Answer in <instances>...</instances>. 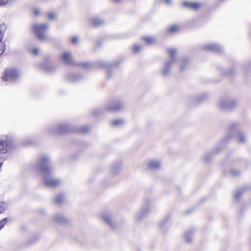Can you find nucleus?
Here are the masks:
<instances>
[{
  "label": "nucleus",
  "instance_id": "19",
  "mask_svg": "<svg viewBox=\"0 0 251 251\" xmlns=\"http://www.w3.org/2000/svg\"><path fill=\"white\" fill-rule=\"evenodd\" d=\"M81 76L78 74H70L67 75V79L72 81H76L80 79Z\"/></svg>",
  "mask_w": 251,
  "mask_h": 251
},
{
  "label": "nucleus",
  "instance_id": "32",
  "mask_svg": "<svg viewBox=\"0 0 251 251\" xmlns=\"http://www.w3.org/2000/svg\"><path fill=\"white\" fill-rule=\"evenodd\" d=\"M55 14L53 12H50L48 14V18L50 20H53L55 18Z\"/></svg>",
  "mask_w": 251,
  "mask_h": 251
},
{
  "label": "nucleus",
  "instance_id": "24",
  "mask_svg": "<svg viewBox=\"0 0 251 251\" xmlns=\"http://www.w3.org/2000/svg\"><path fill=\"white\" fill-rule=\"evenodd\" d=\"M125 121L123 119H117L112 121V124L113 126H118L123 125Z\"/></svg>",
  "mask_w": 251,
  "mask_h": 251
},
{
  "label": "nucleus",
  "instance_id": "35",
  "mask_svg": "<svg viewBox=\"0 0 251 251\" xmlns=\"http://www.w3.org/2000/svg\"><path fill=\"white\" fill-rule=\"evenodd\" d=\"M209 51H215V52H219V48H207Z\"/></svg>",
  "mask_w": 251,
  "mask_h": 251
},
{
  "label": "nucleus",
  "instance_id": "30",
  "mask_svg": "<svg viewBox=\"0 0 251 251\" xmlns=\"http://www.w3.org/2000/svg\"><path fill=\"white\" fill-rule=\"evenodd\" d=\"M7 218H4L0 221V230L3 228L5 224L7 223Z\"/></svg>",
  "mask_w": 251,
  "mask_h": 251
},
{
  "label": "nucleus",
  "instance_id": "22",
  "mask_svg": "<svg viewBox=\"0 0 251 251\" xmlns=\"http://www.w3.org/2000/svg\"><path fill=\"white\" fill-rule=\"evenodd\" d=\"M102 24V22L98 19H94L91 21L92 26L97 27Z\"/></svg>",
  "mask_w": 251,
  "mask_h": 251
},
{
  "label": "nucleus",
  "instance_id": "17",
  "mask_svg": "<svg viewBox=\"0 0 251 251\" xmlns=\"http://www.w3.org/2000/svg\"><path fill=\"white\" fill-rule=\"evenodd\" d=\"M65 200V197L62 194H58L56 195L54 199V202L57 204L62 203Z\"/></svg>",
  "mask_w": 251,
  "mask_h": 251
},
{
  "label": "nucleus",
  "instance_id": "21",
  "mask_svg": "<svg viewBox=\"0 0 251 251\" xmlns=\"http://www.w3.org/2000/svg\"><path fill=\"white\" fill-rule=\"evenodd\" d=\"M122 169V165L121 164L114 165L112 168V172L115 175L119 173Z\"/></svg>",
  "mask_w": 251,
  "mask_h": 251
},
{
  "label": "nucleus",
  "instance_id": "2",
  "mask_svg": "<svg viewBox=\"0 0 251 251\" xmlns=\"http://www.w3.org/2000/svg\"><path fill=\"white\" fill-rule=\"evenodd\" d=\"M49 28L48 24H35L32 26V30L37 37L41 40L47 38L46 31Z\"/></svg>",
  "mask_w": 251,
  "mask_h": 251
},
{
  "label": "nucleus",
  "instance_id": "15",
  "mask_svg": "<svg viewBox=\"0 0 251 251\" xmlns=\"http://www.w3.org/2000/svg\"><path fill=\"white\" fill-rule=\"evenodd\" d=\"M42 68L43 69L48 72H53L55 69V67L52 64L49 63L44 64L42 65Z\"/></svg>",
  "mask_w": 251,
  "mask_h": 251
},
{
  "label": "nucleus",
  "instance_id": "28",
  "mask_svg": "<svg viewBox=\"0 0 251 251\" xmlns=\"http://www.w3.org/2000/svg\"><path fill=\"white\" fill-rule=\"evenodd\" d=\"M6 208V204L3 202H0V213L4 211Z\"/></svg>",
  "mask_w": 251,
  "mask_h": 251
},
{
  "label": "nucleus",
  "instance_id": "20",
  "mask_svg": "<svg viewBox=\"0 0 251 251\" xmlns=\"http://www.w3.org/2000/svg\"><path fill=\"white\" fill-rule=\"evenodd\" d=\"M193 231L192 230L187 231L184 234V239L187 243H191L192 240V235Z\"/></svg>",
  "mask_w": 251,
  "mask_h": 251
},
{
  "label": "nucleus",
  "instance_id": "11",
  "mask_svg": "<svg viewBox=\"0 0 251 251\" xmlns=\"http://www.w3.org/2000/svg\"><path fill=\"white\" fill-rule=\"evenodd\" d=\"M63 61L67 64H74L72 54L68 52H65L62 55Z\"/></svg>",
  "mask_w": 251,
  "mask_h": 251
},
{
  "label": "nucleus",
  "instance_id": "42",
  "mask_svg": "<svg viewBox=\"0 0 251 251\" xmlns=\"http://www.w3.org/2000/svg\"><path fill=\"white\" fill-rule=\"evenodd\" d=\"M165 1L168 4H170L171 3V0H165Z\"/></svg>",
  "mask_w": 251,
  "mask_h": 251
},
{
  "label": "nucleus",
  "instance_id": "41",
  "mask_svg": "<svg viewBox=\"0 0 251 251\" xmlns=\"http://www.w3.org/2000/svg\"><path fill=\"white\" fill-rule=\"evenodd\" d=\"M4 51L3 48H0V55H1Z\"/></svg>",
  "mask_w": 251,
  "mask_h": 251
},
{
  "label": "nucleus",
  "instance_id": "7",
  "mask_svg": "<svg viewBox=\"0 0 251 251\" xmlns=\"http://www.w3.org/2000/svg\"><path fill=\"white\" fill-rule=\"evenodd\" d=\"M70 130V126L67 124H60L51 127L48 132L52 134H61Z\"/></svg>",
  "mask_w": 251,
  "mask_h": 251
},
{
  "label": "nucleus",
  "instance_id": "29",
  "mask_svg": "<svg viewBox=\"0 0 251 251\" xmlns=\"http://www.w3.org/2000/svg\"><path fill=\"white\" fill-rule=\"evenodd\" d=\"M200 4L199 3L193 2V3H191L190 8L194 9V10H196V9H198V8L200 7Z\"/></svg>",
  "mask_w": 251,
  "mask_h": 251
},
{
  "label": "nucleus",
  "instance_id": "16",
  "mask_svg": "<svg viewBox=\"0 0 251 251\" xmlns=\"http://www.w3.org/2000/svg\"><path fill=\"white\" fill-rule=\"evenodd\" d=\"M27 52L33 56H36L41 52L40 48H27Z\"/></svg>",
  "mask_w": 251,
  "mask_h": 251
},
{
  "label": "nucleus",
  "instance_id": "10",
  "mask_svg": "<svg viewBox=\"0 0 251 251\" xmlns=\"http://www.w3.org/2000/svg\"><path fill=\"white\" fill-rule=\"evenodd\" d=\"M157 169V160L155 159H149L146 164V169L149 172H152Z\"/></svg>",
  "mask_w": 251,
  "mask_h": 251
},
{
  "label": "nucleus",
  "instance_id": "12",
  "mask_svg": "<svg viewBox=\"0 0 251 251\" xmlns=\"http://www.w3.org/2000/svg\"><path fill=\"white\" fill-rule=\"evenodd\" d=\"M9 144V141L7 140H2L0 142V153L4 154L7 151V148Z\"/></svg>",
  "mask_w": 251,
  "mask_h": 251
},
{
  "label": "nucleus",
  "instance_id": "40",
  "mask_svg": "<svg viewBox=\"0 0 251 251\" xmlns=\"http://www.w3.org/2000/svg\"><path fill=\"white\" fill-rule=\"evenodd\" d=\"M231 173L235 176H237L239 174L238 172L235 170H232Z\"/></svg>",
  "mask_w": 251,
  "mask_h": 251
},
{
  "label": "nucleus",
  "instance_id": "6",
  "mask_svg": "<svg viewBox=\"0 0 251 251\" xmlns=\"http://www.w3.org/2000/svg\"><path fill=\"white\" fill-rule=\"evenodd\" d=\"M237 102L234 100L229 99H223L219 101V106L224 110H230L235 107Z\"/></svg>",
  "mask_w": 251,
  "mask_h": 251
},
{
  "label": "nucleus",
  "instance_id": "34",
  "mask_svg": "<svg viewBox=\"0 0 251 251\" xmlns=\"http://www.w3.org/2000/svg\"><path fill=\"white\" fill-rule=\"evenodd\" d=\"M9 0H0V6H3L7 3Z\"/></svg>",
  "mask_w": 251,
  "mask_h": 251
},
{
  "label": "nucleus",
  "instance_id": "33",
  "mask_svg": "<svg viewBox=\"0 0 251 251\" xmlns=\"http://www.w3.org/2000/svg\"><path fill=\"white\" fill-rule=\"evenodd\" d=\"M142 48H133L132 52L134 54H137L141 51Z\"/></svg>",
  "mask_w": 251,
  "mask_h": 251
},
{
  "label": "nucleus",
  "instance_id": "31",
  "mask_svg": "<svg viewBox=\"0 0 251 251\" xmlns=\"http://www.w3.org/2000/svg\"><path fill=\"white\" fill-rule=\"evenodd\" d=\"M78 41H79V39L76 36L73 37L71 39V43L74 44H75L78 43Z\"/></svg>",
  "mask_w": 251,
  "mask_h": 251
},
{
  "label": "nucleus",
  "instance_id": "5",
  "mask_svg": "<svg viewBox=\"0 0 251 251\" xmlns=\"http://www.w3.org/2000/svg\"><path fill=\"white\" fill-rule=\"evenodd\" d=\"M168 52L170 54V60L167 61L165 63V66L162 71V73L163 75H166L168 74L170 71V69L175 60V55L176 54V50L173 49H170L169 50Z\"/></svg>",
  "mask_w": 251,
  "mask_h": 251
},
{
  "label": "nucleus",
  "instance_id": "14",
  "mask_svg": "<svg viewBox=\"0 0 251 251\" xmlns=\"http://www.w3.org/2000/svg\"><path fill=\"white\" fill-rule=\"evenodd\" d=\"M6 29L7 26L5 24H2L0 25V47L3 45L2 41L3 37V33Z\"/></svg>",
  "mask_w": 251,
  "mask_h": 251
},
{
  "label": "nucleus",
  "instance_id": "36",
  "mask_svg": "<svg viewBox=\"0 0 251 251\" xmlns=\"http://www.w3.org/2000/svg\"><path fill=\"white\" fill-rule=\"evenodd\" d=\"M191 3H192L191 2H187V1H184L183 2V5L184 6L188 7L190 8L191 6Z\"/></svg>",
  "mask_w": 251,
  "mask_h": 251
},
{
  "label": "nucleus",
  "instance_id": "23",
  "mask_svg": "<svg viewBox=\"0 0 251 251\" xmlns=\"http://www.w3.org/2000/svg\"><path fill=\"white\" fill-rule=\"evenodd\" d=\"M142 40L147 44H151L154 41V39L150 36H144L142 38Z\"/></svg>",
  "mask_w": 251,
  "mask_h": 251
},
{
  "label": "nucleus",
  "instance_id": "13",
  "mask_svg": "<svg viewBox=\"0 0 251 251\" xmlns=\"http://www.w3.org/2000/svg\"><path fill=\"white\" fill-rule=\"evenodd\" d=\"M54 221L58 223H64L66 221V218L62 214H57L53 217Z\"/></svg>",
  "mask_w": 251,
  "mask_h": 251
},
{
  "label": "nucleus",
  "instance_id": "9",
  "mask_svg": "<svg viewBox=\"0 0 251 251\" xmlns=\"http://www.w3.org/2000/svg\"><path fill=\"white\" fill-rule=\"evenodd\" d=\"M100 216L101 218L111 228H114V225L112 221V216L110 212L107 211L102 212Z\"/></svg>",
  "mask_w": 251,
  "mask_h": 251
},
{
  "label": "nucleus",
  "instance_id": "38",
  "mask_svg": "<svg viewBox=\"0 0 251 251\" xmlns=\"http://www.w3.org/2000/svg\"><path fill=\"white\" fill-rule=\"evenodd\" d=\"M33 13H34V14L35 15V16H38L40 14V10L38 9H35L33 11Z\"/></svg>",
  "mask_w": 251,
  "mask_h": 251
},
{
  "label": "nucleus",
  "instance_id": "4",
  "mask_svg": "<svg viewBox=\"0 0 251 251\" xmlns=\"http://www.w3.org/2000/svg\"><path fill=\"white\" fill-rule=\"evenodd\" d=\"M152 201L147 199L142 210L136 215V219L139 221L142 219L151 210Z\"/></svg>",
  "mask_w": 251,
  "mask_h": 251
},
{
  "label": "nucleus",
  "instance_id": "26",
  "mask_svg": "<svg viewBox=\"0 0 251 251\" xmlns=\"http://www.w3.org/2000/svg\"><path fill=\"white\" fill-rule=\"evenodd\" d=\"M243 192V190H242V189L239 190L235 191L234 194V196L235 199H236V200H238L240 199V197L241 196V195H242V193Z\"/></svg>",
  "mask_w": 251,
  "mask_h": 251
},
{
  "label": "nucleus",
  "instance_id": "39",
  "mask_svg": "<svg viewBox=\"0 0 251 251\" xmlns=\"http://www.w3.org/2000/svg\"><path fill=\"white\" fill-rule=\"evenodd\" d=\"M218 46H219V45L216 44H211L207 45L205 47H210V48H212V47H218Z\"/></svg>",
  "mask_w": 251,
  "mask_h": 251
},
{
  "label": "nucleus",
  "instance_id": "43",
  "mask_svg": "<svg viewBox=\"0 0 251 251\" xmlns=\"http://www.w3.org/2000/svg\"><path fill=\"white\" fill-rule=\"evenodd\" d=\"M2 165V163L1 162H0V168L1 167Z\"/></svg>",
  "mask_w": 251,
  "mask_h": 251
},
{
  "label": "nucleus",
  "instance_id": "25",
  "mask_svg": "<svg viewBox=\"0 0 251 251\" xmlns=\"http://www.w3.org/2000/svg\"><path fill=\"white\" fill-rule=\"evenodd\" d=\"M237 138L238 140L241 143H244L246 141V138L244 134L242 133H239L238 134Z\"/></svg>",
  "mask_w": 251,
  "mask_h": 251
},
{
  "label": "nucleus",
  "instance_id": "8",
  "mask_svg": "<svg viewBox=\"0 0 251 251\" xmlns=\"http://www.w3.org/2000/svg\"><path fill=\"white\" fill-rule=\"evenodd\" d=\"M124 104L119 101H113L109 102L106 106V109L108 111H115L122 109Z\"/></svg>",
  "mask_w": 251,
  "mask_h": 251
},
{
  "label": "nucleus",
  "instance_id": "37",
  "mask_svg": "<svg viewBox=\"0 0 251 251\" xmlns=\"http://www.w3.org/2000/svg\"><path fill=\"white\" fill-rule=\"evenodd\" d=\"M184 65H183V63L180 64V68L181 71H183L185 69V67L187 65V62L186 61H185L184 63Z\"/></svg>",
  "mask_w": 251,
  "mask_h": 251
},
{
  "label": "nucleus",
  "instance_id": "1",
  "mask_svg": "<svg viewBox=\"0 0 251 251\" xmlns=\"http://www.w3.org/2000/svg\"><path fill=\"white\" fill-rule=\"evenodd\" d=\"M36 168L43 175L44 184L50 188L55 187L62 183V180L55 177L53 175V168L50 164V160L48 156H42L38 161Z\"/></svg>",
  "mask_w": 251,
  "mask_h": 251
},
{
  "label": "nucleus",
  "instance_id": "18",
  "mask_svg": "<svg viewBox=\"0 0 251 251\" xmlns=\"http://www.w3.org/2000/svg\"><path fill=\"white\" fill-rule=\"evenodd\" d=\"M179 30V25H172L171 26H170L168 29L167 31L168 33L170 34H175L176 33H177Z\"/></svg>",
  "mask_w": 251,
  "mask_h": 251
},
{
  "label": "nucleus",
  "instance_id": "3",
  "mask_svg": "<svg viewBox=\"0 0 251 251\" xmlns=\"http://www.w3.org/2000/svg\"><path fill=\"white\" fill-rule=\"evenodd\" d=\"M19 76L20 73L16 69L8 68L5 70L2 79L4 81H13L16 80Z\"/></svg>",
  "mask_w": 251,
  "mask_h": 251
},
{
  "label": "nucleus",
  "instance_id": "27",
  "mask_svg": "<svg viewBox=\"0 0 251 251\" xmlns=\"http://www.w3.org/2000/svg\"><path fill=\"white\" fill-rule=\"evenodd\" d=\"M90 127L88 126H84L83 127H80L78 131L80 132L81 133H86L89 131Z\"/></svg>",
  "mask_w": 251,
  "mask_h": 251
}]
</instances>
